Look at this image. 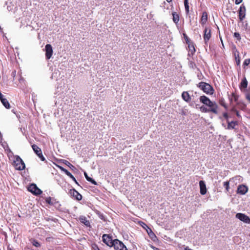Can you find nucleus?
<instances>
[{"label":"nucleus","instance_id":"7","mask_svg":"<svg viewBox=\"0 0 250 250\" xmlns=\"http://www.w3.org/2000/svg\"><path fill=\"white\" fill-rule=\"evenodd\" d=\"M236 217L245 223H250V218L245 214L238 213L236 214Z\"/></svg>","mask_w":250,"mask_h":250},{"label":"nucleus","instance_id":"16","mask_svg":"<svg viewBox=\"0 0 250 250\" xmlns=\"http://www.w3.org/2000/svg\"><path fill=\"white\" fill-rule=\"evenodd\" d=\"M182 97L183 99L187 102H189L191 101V97L189 93L187 91H184L182 93Z\"/></svg>","mask_w":250,"mask_h":250},{"label":"nucleus","instance_id":"2","mask_svg":"<svg viewBox=\"0 0 250 250\" xmlns=\"http://www.w3.org/2000/svg\"><path fill=\"white\" fill-rule=\"evenodd\" d=\"M198 85L204 92L210 94L213 93V89L210 84L204 82H200Z\"/></svg>","mask_w":250,"mask_h":250},{"label":"nucleus","instance_id":"41","mask_svg":"<svg viewBox=\"0 0 250 250\" xmlns=\"http://www.w3.org/2000/svg\"><path fill=\"white\" fill-rule=\"evenodd\" d=\"M92 248L94 250H100L97 245H94L92 246Z\"/></svg>","mask_w":250,"mask_h":250},{"label":"nucleus","instance_id":"6","mask_svg":"<svg viewBox=\"0 0 250 250\" xmlns=\"http://www.w3.org/2000/svg\"><path fill=\"white\" fill-rule=\"evenodd\" d=\"M28 190L34 195H40L42 193V191L35 184H31L29 186Z\"/></svg>","mask_w":250,"mask_h":250},{"label":"nucleus","instance_id":"35","mask_svg":"<svg viewBox=\"0 0 250 250\" xmlns=\"http://www.w3.org/2000/svg\"><path fill=\"white\" fill-rule=\"evenodd\" d=\"M37 155L42 161H45V159L42 154V151L41 152V153H40L39 154H37Z\"/></svg>","mask_w":250,"mask_h":250},{"label":"nucleus","instance_id":"33","mask_svg":"<svg viewBox=\"0 0 250 250\" xmlns=\"http://www.w3.org/2000/svg\"><path fill=\"white\" fill-rule=\"evenodd\" d=\"M45 202L49 205H53L54 203L52 201V198L50 197H48L45 199Z\"/></svg>","mask_w":250,"mask_h":250},{"label":"nucleus","instance_id":"37","mask_svg":"<svg viewBox=\"0 0 250 250\" xmlns=\"http://www.w3.org/2000/svg\"><path fill=\"white\" fill-rule=\"evenodd\" d=\"M189 50H190V51L191 52V54L194 53V52H195V49L193 45H192L191 46H189Z\"/></svg>","mask_w":250,"mask_h":250},{"label":"nucleus","instance_id":"17","mask_svg":"<svg viewBox=\"0 0 250 250\" xmlns=\"http://www.w3.org/2000/svg\"><path fill=\"white\" fill-rule=\"evenodd\" d=\"M81 223L84 224L86 226H90V222L88 220H87L85 216H81L79 218Z\"/></svg>","mask_w":250,"mask_h":250},{"label":"nucleus","instance_id":"48","mask_svg":"<svg viewBox=\"0 0 250 250\" xmlns=\"http://www.w3.org/2000/svg\"><path fill=\"white\" fill-rule=\"evenodd\" d=\"M246 98L250 101V94H247L246 95Z\"/></svg>","mask_w":250,"mask_h":250},{"label":"nucleus","instance_id":"47","mask_svg":"<svg viewBox=\"0 0 250 250\" xmlns=\"http://www.w3.org/2000/svg\"><path fill=\"white\" fill-rule=\"evenodd\" d=\"M4 99V98L3 97V95L0 92V101L2 100V99Z\"/></svg>","mask_w":250,"mask_h":250},{"label":"nucleus","instance_id":"27","mask_svg":"<svg viewBox=\"0 0 250 250\" xmlns=\"http://www.w3.org/2000/svg\"><path fill=\"white\" fill-rule=\"evenodd\" d=\"M200 111L202 112H204V113H208V112H209V110H208V108H207L206 106H201L200 107Z\"/></svg>","mask_w":250,"mask_h":250},{"label":"nucleus","instance_id":"22","mask_svg":"<svg viewBox=\"0 0 250 250\" xmlns=\"http://www.w3.org/2000/svg\"><path fill=\"white\" fill-rule=\"evenodd\" d=\"M247 85H248V82L246 79V78H244L241 83V84H240V88L242 89V88H247Z\"/></svg>","mask_w":250,"mask_h":250},{"label":"nucleus","instance_id":"10","mask_svg":"<svg viewBox=\"0 0 250 250\" xmlns=\"http://www.w3.org/2000/svg\"><path fill=\"white\" fill-rule=\"evenodd\" d=\"M211 37V30L210 29L205 27L204 30V39L205 44H207Z\"/></svg>","mask_w":250,"mask_h":250},{"label":"nucleus","instance_id":"3","mask_svg":"<svg viewBox=\"0 0 250 250\" xmlns=\"http://www.w3.org/2000/svg\"><path fill=\"white\" fill-rule=\"evenodd\" d=\"M13 166L17 170H23L25 168V164L22 159L18 156H16L13 162Z\"/></svg>","mask_w":250,"mask_h":250},{"label":"nucleus","instance_id":"15","mask_svg":"<svg viewBox=\"0 0 250 250\" xmlns=\"http://www.w3.org/2000/svg\"><path fill=\"white\" fill-rule=\"evenodd\" d=\"M208 20V14L206 12H203L200 21L201 24L204 26Z\"/></svg>","mask_w":250,"mask_h":250},{"label":"nucleus","instance_id":"49","mask_svg":"<svg viewBox=\"0 0 250 250\" xmlns=\"http://www.w3.org/2000/svg\"><path fill=\"white\" fill-rule=\"evenodd\" d=\"M232 96H233V97H234V100H235V101H236L237 100V99H238V97H237V96H236V95H235L234 94H232Z\"/></svg>","mask_w":250,"mask_h":250},{"label":"nucleus","instance_id":"30","mask_svg":"<svg viewBox=\"0 0 250 250\" xmlns=\"http://www.w3.org/2000/svg\"><path fill=\"white\" fill-rule=\"evenodd\" d=\"M220 104L223 106L225 108L227 109V106L226 104L225 103V100L223 98L219 100Z\"/></svg>","mask_w":250,"mask_h":250},{"label":"nucleus","instance_id":"5","mask_svg":"<svg viewBox=\"0 0 250 250\" xmlns=\"http://www.w3.org/2000/svg\"><path fill=\"white\" fill-rule=\"evenodd\" d=\"M103 241L107 246L112 247L114 243V240L112 239V236L108 234H104L102 236Z\"/></svg>","mask_w":250,"mask_h":250},{"label":"nucleus","instance_id":"11","mask_svg":"<svg viewBox=\"0 0 250 250\" xmlns=\"http://www.w3.org/2000/svg\"><path fill=\"white\" fill-rule=\"evenodd\" d=\"M248 188L246 186L241 185L238 187L237 192L241 195H244L248 192Z\"/></svg>","mask_w":250,"mask_h":250},{"label":"nucleus","instance_id":"43","mask_svg":"<svg viewBox=\"0 0 250 250\" xmlns=\"http://www.w3.org/2000/svg\"><path fill=\"white\" fill-rule=\"evenodd\" d=\"M242 1V0H235V3L236 4H239L240 3H241Z\"/></svg>","mask_w":250,"mask_h":250},{"label":"nucleus","instance_id":"4","mask_svg":"<svg viewBox=\"0 0 250 250\" xmlns=\"http://www.w3.org/2000/svg\"><path fill=\"white\" fill-rule=\"evenodd\" d=\"M112 247H113L115 250H127L124 244L117 239H114V243Z\"/></svg>","mask_w":250,"mask_h":250},{"label":"nucleus","instance_id":"51","mask_svg":"<svg viewBox=\"0 0 250 250\" xmlns=\"http://www.w3.org/2000/svg\"><path fill=\"white\" fill-rule=\"evenodd\" d=\"M168 2H170L172 1V0H166Z\"/></svg>","mask_w":250,"mask_h":250},{"label":"nucleus","instance_id":"34","mask_svg":"<svg viewBox=\"0 0 250 250\" xmlns=\"http://www.w3.org/2000/svg\"><path fill=\"white\" fill-rule=\"evenodd\" d=\"M234 37L236 38L238 41L241 40V36L238 32H235L234 33Z\"/></svg>","mask_w":250,"mask_h":250},{"label":"nucleus","instance_id":"44","mask_svg":"<svg viewBox=\"0 0 250 250\" xmlns=\"http://www.w3.org/2000/svg\"><path fill=\"white\" fill-rule=\"evenodd\" d=\"M144 225H145V227H143L147 231V230L148 229L150 228L146 225L145 224H144Z\"/></svg>","mask_w":250,"mask_h":250},{"label":"nucleus","instance_id":"31","mask_svg":"<svg viewBox=\"0 0 250 250\" xmlns=\"http://www.w3.org/2000/svg\"><path fill=\"white\" fill-rule=\"evenodd\" d=\"M235 57V62L236 63V65L237 66H240V62H241L240 56L237 55V57Z\"/></svg>","mask_w":250,"mask_h":250},{"label":"nucleus","instance_id":"36","mask_svg":"<svg viewBox=\"0 0 250 250\" xmlns=\"http://www.w3.org/2000/svg\"><path fill=\"white\" fill-rule=\"evenodd\" d=\"M33 245L36 247H40V244L36 240H34L33 242Z\"/></svg>","mask_w":250,"mask_h":250},{"label":"nucleus","instance_id":"18","mask_svg":"<svg viewBox=\"0 0 250 250\" xmlns=\"http://www.w3.org/2000/svg\"><path fill=\"white\" fill-rule=\"evenodd\" d=\"M84 175L86 178V179L88 181V182H91V183H92L93 184L95 185H97V182L94 180L93 179H92L91 178L89 177L87 173L86 172H84Z\"/></svg>","mask_w":250,"mask_h":250},{"label":"nucleus","instance_id":"29","mask_svg":"<svg viewBox=\"0 0 250 250\" xmlns=\"http://www.w3.org/2000/svg\"><path fill=\"white\" fill-rule=\"evenodd\" d=\"M232 53L234 57H237V55H239V53L236 49V46L234 45L232 48Z\"/></svg>","mask_w":250,"mask_h":250},{"label":"nucleus","instance_id":"14","mask_svg":"<svg viewBox=\"0 0 250 250\" xmlns=\"http://www.w3.org/2000/svg\"><path fill=\"white\" fill-rule=\"evenodd\" d=\"M147 233L149 235L150 239L154 242H155L157 240V238L156 235L154 233L151 229H149L147 230Z\"/></svg>","mask_w":250,"mask_h":250},{"label":"nucleus","instance_id":"23","mask_svg":"<svg viewBox=\"0 0 250 250\" xmlns=\"http://www.w3.org/2000/svg\"><path fill=\"white\" fill-rule=\"evenodd\" d=\"M1 102L5 108H6L7 109L10 108V104L6 99L4 98L3 99H2V100H1Z\"/></svg>","mask_w":250,"mask_h":250},{"label":"nucleus","instance_id":"21","mask_svg":"<svg viewBox=\"0 0 250 250\" xmlns=\"http://www.w3.org/2000/svg\"><path fill=\"white\" fill-rule=\"evenodd\" d=\"M239 19L241 21H242L245 16V11H243L242 10V8L241 6L240 7V9H239Z\"/></svg>","mask_w":250,"mask_h":250},{"label":"nucleus","instance_id":"39","mask_svg":"<svg viewBox=\"0 0 250 250\" xmlns=\"http://www.w3.org/2000/svg\"><path fill=\"white\" fill-rule=\"evenodd\" d=\"M241 178V177L240 176H236L231 179H230L229 181H232V180H240Z\"/></svg>","mask_w":250,"mask_h":250},{"label":"nucleus","instance_id":"9","mask_svg":"<svg viewBox=\"0 0 250 250\" xmlns=\"http://www.w3.org/2000/svg\"><path fill=\"white\" fill-rule=\"evenodd\" d=\"M69 194L71 196L73 197L75 199L80 201L82 199V196L76 190L73 188L69 190Z\"/></svg>","mask_w":250,"mask_h":250},{"label":"nucleus","instance_id":"13","mask_svg":"<svg viewBox=\"0 0 250 250\" xmlns=\"http://www.w3.org/2000/svg\"><path fill=\"white\" fill-rule=\"evenodd\" d=\"M228 126L226 129H235V126L238 125L237 121H231L229 122L228 121Z\"/></svg>","mask_w":250,"mask_h":250},{"label":"nucleus","instance_id":"46","mask_svg":"<svg viewBox=\"0 0 250 250\" xmlns=\"http://www.w3.org/2000/svg\"><path fill=\"white\" fill-rule=\"evenodd\" d=\"M144 225H145V227H143L147 231V230L148 229L150 228L146 225L145 224H144Z\"/></svg>","mask_w":250,"mask_h":250},{"label":"nucleus","instance_id":"28","mask_svg":"<svg viewBox=\"0 0 250 250\" xmlns=\"http://www.w3.org/2000/svg\"><path fill=\"white\" fill-rule=\"evenodd\" d=\"M223 186L225 188L227 192L229 191V181L224 182L223 183Z\"/></svg>","mask_w":250,"mask_h":250},{"label":"nucleus","instance_id":"25","mask_svg":"<svg viewBox=\"0 0 250 250\" xmlns=\"http://www.w3.org/2000/svg\"><path fill=\"white\" fill-rule=\"evenodd\" d=\"M184 5H185L186 14L187 15H188L189 12V5H188V0H184Z\"/></svg>","mask_w":250,"mask_h":250},{"label":"nucleus","instance_id":"26","mask_svg":"<svg viewBox=\"0 0 250 250\" xmlns=\"http://www.w3.org/2000/svg\"><path fill=\"white\" fill-rule=\"evenodd\" d=\"M66 174L73 181H74L77 184H78L76 179L74 176L68 171L66 172Z\"/></svg>","mask_w":250,"mask_h":250},{"label":"nucleus","instance_id":"8","mask_svg":"<svg viewBox=\"0 0 250 250\" xmlns=\"http://www.w3.org/2000/svg\"><path fill=\"white\" fill-rule=\"evenodd\" d=\"M45 57L46 59L49 60L53 54V49L51 44H47L45 46Z\"/></svg>","mask_w":250,"mask_h":250},{"label":"nucleus","instance_id":"24","mask_svg":"<svg viewBox=\"0 0 250 250\" xmlns=\"http://www.w3.org/2000/svg\"><path fill=\"white\" fill-rule=\"evenodd\" d=\"M63 163L66 165L67 166H68L71 170H74L76 169L75 167L72 165L70 163H69L68 161L63 160Z\"/></svg>","mask_w":250,"mask_h":250},{"label":"nucleus","instance_id":"42","mask_svg":"<svg viewBox=\"0 0 250 250\" xmlns=\"http://www.w3.org/2000/svg\"><path fill=\"white\" fill-rule=\"evenodd\" d=\"M223 117L227 120V121H228L229 116L227 113H224L223 114Z\"/></svg>","mask_w":250,"mask_h":250},{"label":"nucleus","instance_id":"40","mask_svg":"<svg viewBox=\"0 0 250 250\" xmlns=\"http://www.w3.org/2000/svg\"><path fill=\"white\" fill-rule=\"evenodd\" d=\"M232 111H234V112H235V113H236V116H237L238 117H239V118H240V117H241V116H240V114H239V112H238L237 110L235 109L234 108H233V109H232Z\"/></svg>","mask_w":250,"mask_h":250},{"label":"nucleus","instance_id":"12","mask_svg":"<svg viewBox=\"0 0 250 250\" xmlns=\"http://www.w3.org/2000/svg\"><path fill=\"white\" fill-rule=\"evenodd\" d=\"M200 192L202 195H205L207 193V188L205 183L203 181L199 182Z\"/></svg>","mask_w":250,"mask_h":250},{"label":"nucleus","instance_id":"50","mask_svg":"<svg viewBox=\"0 0 250 250\" xmlns=\"http://www.w3.org/2000/svg\"><path fill=\"white\" fill-rule=\"evenodd\" d=\"M185 250H193L190 249L188 248L187 247L185 249Z\"/></svg>","mask_w":250,"mask_h":250},{"label":"nucleus","instance_id":"1","mask_svg":"<svg viewBox=\"0 0 250 250\" xmlns=\"http://www.w3.org/2000/svg\"><path fill=\"white\" fill-rule=\"evenodd\" d=\"M199 99L202 103L208 107V109L210 112H212L215 114H218V106L215 102H212L208 98L205 96H200Z\"/></svg>","mask_w":250,"mask_h":250},{"label":"nucleus","instance_id":"45","mask_svg":"<svg viewBox=\"0 0 250 250\" xmlns=\"http://www.w3.org/2000/svg\"><path fill=\"white\" fill-rule=\"evenodd\" d=\"M144 225H145V227H143L147 231V230L148 229L150 228L146 225L145 224H144Z\"/></svg>","mask_w":250,"mask_h":250},{"label":"nucleus","instance_id":"32","mask_svg":"<svg viewBox=\"0 0 250 250\" xmlns=\"http://www.w3.org/2000/svg\"><path fill=\"white\" fill-rule=\"evenodd\" d=\"M250 63V59H245L244 62H243V66L244 68H245L246 66L249 65Z\"/></svg>","mask_w":250,"mask_h":250},{"label":"nucleus","instance_id":"19","mask_svg":"<svg viewBox=\"0 0 250 250\" xmlns=\"http://www.w3.org/2000/svg\"><path fill=\"white\" fill-rule=\"evenodd\" d=\"M172 16H173V22L177 24L179 21V15L176 14V12H173L172 13Z\"/></svg>","mask_w":250,"mask_h":250},{"label":"nucleus","instance_id":"38","mask_svg":"<svg viewBox=\"0 0 250 250\" xmlns=\"http://www.w3.org/2000/svg\"><path fill=\"white\" fill-rule=\"evenodd\" d=\"M58 167L63 172H64L65 174L66 173V172L68 171V170L67 169H66L65 168H63L62 167V166H58Z\"/></svg>","mask_w":250,"mask_h":250},{"label":"nucleus","instance_id":"20","mask_svg":"<svg viewBox=\"0 0 250 250\" xmlns=\"http://www.w3.org/2000/svg\"><path fill=\"white\" fill-rule=\"evenodd\" d=\"M32 147L34 152L37 155L42 152V150L37 145L34 144L32 146Z\"/></svg>","mask_w":250,"mask_h":250}]
</instances>
